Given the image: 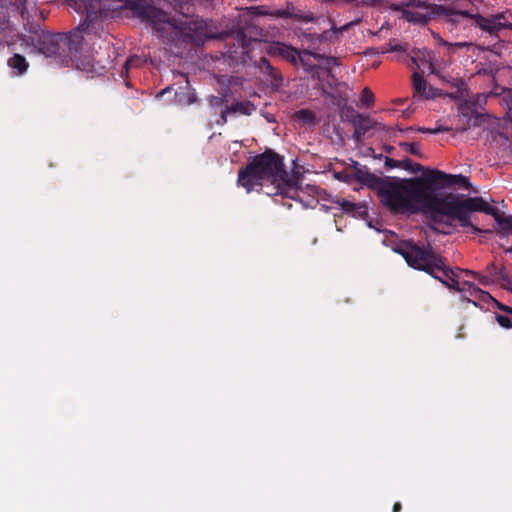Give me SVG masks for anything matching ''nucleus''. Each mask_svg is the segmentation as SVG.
<instances>
[{
	"label": "nucleus",
	"instance_id": "39",
	"mask_svg": "<svg viewBox=\"0 0 512 512\" xmlns=\"http://www.w3.org/2000/svg\"><path fill=\"white\" fill-rule=\"evenodd\" d=\"M406 130H407V131H412V130H414V129H413V127H409V128H407Z\"/></svg>",
	"mask_w": 512,
	"mask_h": 512
},
{
	"label": "nucleus",
	"instance_id": "29",
	"mask_svg": "<svg viewBox=\"0 0 512 512\" xmlns=\"http://www.w3.org/2000/svg\"><path fill=\"white\" fill-rule=\"evenodd\" d=\"M494 74H495V69L492 67H483V68L478 69V71H477V75L487 76L492 79H494Z\"/></svg>",
	"mask_w": 512,
	"mask_h": 512
},
{
	"label": "nucleus",
	"instance_id": "17",
	"mask_svg": "<svg viewBox=\"0 0 512 512\" xmlns=\"http://www.w3.org/2000/svg\"><path fill=\"white\" fill-rule=\"evenodd\" d=\"M486 272L489 273L493 283H499L504 288L512 285V280L504 268H498L494 263H490L486 268Z\"/></svg>",
	"mask_w": 512,
	"mask_h": 512
},
{
	"label": "nucleus",
	"instance_id": "32",
	"mask_svg": "<svg viewBox=\"0 0 512 512\" xmlns=\"http://www.w3.org/2000/svg\"><path fill=\"white\" fill-rule=\"evenodd\" d=\"M321 60H325L326 61V65L328 67H330L331 65H334V66L339 65L338 59L335 58V57H332V56H329V57L324 56V58H322Z\"/></svg>",
	"mask_w": 512,
	"mask_h": 512
},
{
	"label": "nucleus",
	"instance_id": "12",
	"mask_svg": "<svg viewBox=\"0 0 512 512\" xmlns=\"http://www.w3.org/2000/svg\"><path fill=\"white\" fill-rule=\"evenodd\" d=\"M414 96L422 99H430L439 95L438 89L428 86L427 81L418 72L413 73Z\"/></svg>",
	"mask_w": 512,
	"mask_h": 512
},
{
	"label": "nucleus",
	"instance_id": "19",
	"mask_svg": "<svg viewBox=\"0 0 512 512\" xmlns=\"http://www.w3.org/2000/svg\"><path fill=\"white\" fill-rule=\"evenodd\" d=\"M402 168L412 173L423 172L424 174L426 172V169L421 164L413 163L409 158L402 160Z\"/></svg>",
	"mask_w": 512,
	"mask_h": 512
},
{
	"label": "nucleus",
	"instance_id": "15",
	"mask_svg": "<svg viewBox=\"0 0 512 512\" xmlns=\"http://www.w3.org/2000/svg\"><path fill=\"white\" fill-rule=\"evenodd\" d=\"M337 203L345 213L354 217L365 219L368 216V207L364 203H353L345 199L337 201Z\"/></svg>",
	"mask_w": 512,
	"mask_h": 512
},
{
	"label": "nucleus",
	"instance_id": "3",
	"mask_svg": "<svg viewBox=\"0 0 512 512\" xmlns=\"http://www.w3.org/2000/svg\"><path fill=\"white\" fill-rule=\"evenodd\" d=\"M270 182L264 193L268 196L281 195L297 200L298 176L285 169L284 157L273 149L267 148L263 153L251 157L245 167L238 171L237 184L247 193Z\"/></svg>",
	"mask_w": 512,
	"mask_h": 512
},
{
	"label": "nucleus",
	"instance_id": "6",
	"mask_svg": "<svg viewBox=\"0 0 512 512\" xmlns=\"http://www.w3.org/2000/svg\"><path fill=\"white\" fill-rule=\"evenodd\" d=\"M439 9L441 11L440 15L444 16L448 23L464 24V26L470 23L471 26L481 31V35L487 34L492 41H495L493 44L487 46V50L489 51H496L497 48H500V31L504 29L512 30V22L504 21V13L484 17L479 14L472 15L466 11H456L450 7H440Z\"/></svg>",
	"mask_w": 512,
	"mask_h": 512
},
{
	"label": "nucleus",
	"instance_id": "30",
	"mask_svg": "<svg viewBox=\"0 0 512 512\" xmlns=\"http://www.w3.org/2000/svg\"><path fill=\"white\" fill-rule=\"evenodd\" d=\"M271 16L277 18H291L293 15L289 10L279 9L271 12Z\"/></svg>",
	"mask_w": 512,
	"mask_h": 512
},
{
	"label": "nucleus",
	"instance_id": "22",
	"mask_svg": "<svg viewBox=\"0 0 512 512\" xmlns=\"http://www.w3.org/2000/svg\"><path fill=\"white\" fill-rule=\"evenodd\" d=\"M399 146L402 147L406 152L421 157L419 145L417 143L401 142Z\"/></svg>",
	"mask_w": 512,
	"mask_h": 512
},
{
	"label": "nucleus",
	"instance_id": "2",
	"mask_svg": "<svg viewBox=\"0 0 512 512\" xmlns=\"http://www.w3.org/2000/svg\"><path fill=\"white\" fill-rule=\"evenodd\" d=\"M353 167L355 179L372 189L380 203L393 214L422 211L431 216V210L443 208L444 203L426 191L423 175L411 178L378 176L356 161H353Z\"/></svg>",
	"mask_w": 512,
	"mask_h": 512
},
{
	"label": "nucleus",
	"instance_id": "37",
	"mask_svg": "<svg viewBox=\"0 0 512 512\" xmlns=\"http://www.w3.org/2000/svg\"><path fill=\"white\" fill-rule=\"evenodd\" d=\"M501 310L507 312L508 314H511L512 315V308L511 307H508V306H504V305H500L499 306Z\"/></svg>",
	"mask_w": 512,
	"mask_h": 512
},
{
	"label": "nucleus",
	"instance_id": "11",
	"mask_svg": "<svg viewBox=\"0 0 512 512\" xmlns=\"http://www.w3.org/2000/svg\"><path fill=\"white\" fill-rule=\"evenodd\" d=\"M455 87L457 91L451 96L456 99H463L466 103H468L472 107H483L486 104L488 97H495L497 93L490 92L489 94L478 93L474 96H469V92L467 86L463 80H455Z\"/></svg>",
	"mask_w": 512,
	"mask_h": 512
},
{
	"label": "nucleus",
	"instance_id": "21",
	"mask_svg": "<svg viewBox=\"0 0 512 512\" xmlns=\"http://www.w3.org/2000/svg\"><path fill=\"white\" fill-rule=\"evenodd\" d=\"M463 271L466 274L473 276L483 286H488L489 284L493 283L489 273H487V275H481L480 273L472 271V270H463Z\"/></svg>",
	"mask_w": 512,
	"mask_h": 512
},
{
	"label": "nucleus",
	"instance_id": "1",
	"mask_svg": "<svg viewBox=\"0 0 512 512\" xmlns=\"http://www.w3.org/2000/svg\"><path fill=\"white\" fill-rule=\"evenodd\" d=\"M85 20L69 33H50L38 25H31L29 35L21 40L46 57H55L62 65L94 73L92 40L103 31V21L109 13L117 11L122 3L131 10L134 17L152 27L157 35L168 43H185L200 46L209 33L207 23L200 18L182 15L170 17L156 8L152 0H83Z\"/></svg>",
	"mask_w": 512,
	"mask_h": 512
},
{
	"label": "nucleus",
	"instance_id": "8",
	"mask_svg": "<svg viewBox=\"0 0 512 512\" xmlns=\"http://www.w3.org/2000/svg\"><path fill=\"white\" fill-rule=\"evenodd\" d=\"M453 209L457 212L460 226L470 227L474 233H481L482 230L473 225L470 221V214L472 212H483L487 215H491L502 231H512V216H503L497 207L489 205L482 197L476 196L471 198L465 203H461L456 207H453Z\"/></svg>",
	"mask_w": 512,
	"mask_h": 512
},
{
	"label": "nucleus",
	"instance_id": "24",
	"mask_svg": "<svg viewBox=\"0 0 512 512\" xmlns=\"http://www.w3.org/2000/svg\"><path fill=\"white\" fill-rule=\"evenodd\" d=\"M406 17L409 21L426 23L429 20V16L427 14H421L418 12H406Z\"/></svg>",
	"mask_w": 512,
	"mask_h": 512
},
{
	"label": "nucleus",
	"instance_id": "34",
	"mask_svg": "<svg viewBox=\"0 0 512 512\" xmlns=\"http://www.w3.org/2000/svg\"><path fill=\"white\" fill-rule=\"evenodd\" d=\"M173 88L171 86H167L166 88L162 89L160 92H158V94L156 95V98H160L162 97L164 94L172 91Z\"/></svg>",
	"mask_w": 512,
	"mask_h": 512
},
{
	"label": "nucleus",
	"instance_id": "10",
	"mask_svg": "<svg viewBox=\"0 0 512 512\" xmlns=\"http://www.w3.org/2000/svg\"><path fill=\"white\" fill-rule=\"evenodd\" d=\"M264 51L266 54L281 58L291 65L298 66V58H300V50L286 44L284 42H273L265 46Z\"/></svg>",
	"mask_w": 512,
	"mask_h": 512
},
{
	"label": "nucleus",
	"instance_id": "36",
	"mask_svg": "<svg viewBox=\"0 0 512 512\" xmlns=\"http://www.w3.org/2000/svg\"><path fill=\"white\" fill-rule=\"evenodd\" d=\"M384 150L386 153H389V154H392L395 150V148L393 146H390V145H385L384 146Z\"/></svg>",
	"mask_w": 512,
	"mask_h": 512
},
{
	"label": "nucleus",
	"instance_id": "26",
	"mask_svg": "<svg viewBox=\"0 0 512 512\" xmlns=\"http://www.w3.org/2000/svg\"><path fill=\"white\" fill-rule=\"evenodd\" d=\"M297 117L305 123H314L315 114L308 109H301L297 112Z\"/></svg>",
	"mask_w": 512,
	"mask_h": 512
},
{
	"label": "nucleus",
	"instance_id": "9",
	"mask_svg": "<svg viewBox=\"0 0 512 512\" xmlns=\"http://www.w3.org/2000/svg\"><path fill=\"white\" fill-rule=\"evenodd\" d=\"M349 122L354 127L353 138L357 142H360L365 134L371 129L378 131L389 130L384 124L375 122L370 116L355 111L352 112Z\"/></svg>",
	"mask_w": 512,
	"mask_h": 512
},
{
	"label": "nucleus",
	"instance_id": "4",
	"mask_svg": "<svg viewBox=\"0 0 512 512\" xmlns=\"http://www.w3.org/2000/svg\"><path fill=\"white\" fill-rule=\"evenodd\" d=\"M225 45L228 48L227 53L232 59H240L243 63L252 65L264 75L266 82L274 91L282 88L284 77L277 67L273 66L270 61L262 56L256 59L253 51L262 46V43L255 38L247 35L246 29L240 27L226 32L224 35Z\"/></svg>",
	"mask_w": 512,
	"mask_h": 512
},
{
	"label": "nucleus",
	"instance_id": "5",
	"mask_svg": "<svg viewBox=\"0 0 512 512\" xmlns=\"http://www.w3.org/2000/svg\"><path fill=\"white\" fill-rule=\"evenodd\" d=\"M423 178L426 191H429L432 195H435L439 202L445 203L443 204V208L441 207L438 208L439 210H431V218L436 222H442L441 218L443 217H446L449 220H458L457 212L454 211L453 207H456L461 203H465L472 197L453 193L444 194L438 192L437 190L440 188L453 186L468 188V179L461 174L452 175L440 170H432L429 168H426V172L423 174Z\"/></svg>",
	"mask_w": 512,
	"mask_h": 512
},
{
	"label": "nucleus",
	"instance_id": "27",
	"mask_svg": "<svg viewBox=\"0 0 512 512\" xmlns=\"http://www.w3.org/2000/svg\"><path fill=\"white\" fill-rule=\"evenodd\" d=\"M496 321L503 328H506V329L512 328V321L507 316H504V315H501V314H497L496 315Z\"/></svg>",
	"mask_w": 512,
	"mask_h": 512
},
{
	"label": "nucleus",
	"instance_id": "16",
	"mask_svg": "<svg viewBox=\"0 0 512 512\" xmlns=\"http://www.w3.org/2000/svg\"><path fill=\"white\" fill-rule=\"evenodd\" d=\"M312 57L315 59L321 60L322 58H324V55L304 49V50L300 51V58H298V65L300 64L305 72L314 74L316 72V70L318 69V67L311 60Z\"/></svg>",
	"mask_w": 512,
	"mask_h": 512
},
{
	"label": "nucleus",
	"instance_id": "23",
	"mask_svg": "<svg viewBox=\"0 0 512 512\" xmlns=\"http://www.w3.org/2000/svg\"><path fill=\"white\" fill-rule=\"evenodd\" d=\"M360 100L365 106L369 107L374 102V94L369 88L365 87L361 92Z\"/></svg>",
	"mask_w": 512,
	"mask_h": 512
},
{
	"label": "nucleus",
	"instance_id": "28",
	"mask_svg": "<svg viewBox=\"0 0 512 512\" xmlns=\"http://www.w3.org/2000/svg\"><path fill=\"white\" fill-rule=\"evenodd\" d=\"M385 167L388 169L402 168V160L385 157Z\"/></svg>",
	"mask_w": 512,
	"mask_h": 512
},
{
	"label": "nucleus",
	"instance_id": "31",
	"mask_svg": "<svg viewBox=\"0 0 512 512\" xmlns=\"http://www.w3.org/2000/svg\"><path fill=\"white\" fill-rule=\"evenodd\" d=\"M447 129L446 128H442V127H437V128H425V127H422V128H418L417 131L419 132H422V133H429V134H437V133H440L442 131H446Z\"/></svg>",
	"mask_w": 512,
	"mask_h": 512
},
{
	"label": "nucleus",
	"instance_id": "18",
	"mask_svg": "<svg viewBox=\"0 0 512 512\" xmlns=\"http://www.w3.org/2000/svg\"><path fill=\"white\" fill-rule=\"evenodd\" d=\"M8 66L16 70L18 75H22L27 71L29 64L24 56L16 53L8 59Z\"/></svg>",
	"mask_w": 512,
	"mask_h": 512
},
{
	"label": "nucleus",
	"instance_id": "14",
	"mask_svg": "<svg viewBox=\"0 0 512 512\" xmlns=\"http://www.w3.org/2000/svg\"><path fill=\"white\" fill-rule=\"evenodd\" d=\"M435 279L439 280L443 285L448 287L451 290L462 291L463 288L460 286V283L457 280V274L449 268L446 264L443 270H440L437 273V277Z\"/></svg>",
	"mask_w": 512,
	"mask_h": 512
},
{
	"label": "nucleus",
	"instance_id": "20",
	"mask_svg": "<svg viewBox=\"0 0 512 512\" xmlns=\"http://www.w3.org/2000/svg\"><path fill=\"white\" fill-rule=\"evenodd\" d=\"M144 62H145V60L142 57H140L138 55H133L125 61L123 68L126 71H128L130 68L140 67L141 65L144 64Z\"/></svg>",
	"mask_w": 512,
	"mask_h": 512
},
{
	"label": "nucleus",
	"instance_id": "33",
	"mask_svg": "<svg viewBox=\"0 0 512 512\" xmlns=\"http://www.w3.org/2000/svg\"><path fill=\"white\" fill-rule=\"evenodd\" d=\"M252 9L254 10L255 15H260V16L271 15V13H269L267 10H264L263 7H252Z\"/></svg>",
	"mask_w": 512,
	"mask_h": 512
},
{
	"label": "nucleus",
	"instance_id": "35",
	"mask_svg": "<svg viewBox=\"0 0 512 512\" xmlns=\"http://www.w3.org/2000/svg\"><path fill=\"white\" fill-rule=\"evenodd\" d=\"M401 509H402V505H401V503H400V502H396V503H394V505H393V509H392V511H393V512H400V511H401Z\"/></svg>",
	"mask_w": 512,
	"mask_h": 512
},
{
	"label": "nucleus",
	"instance_id": "25",
	"mask_svg": "<svg viewBox=\"0 0 512 512\" xmlns=\"http://www.w3.org/2000/svg\"><path fill=\"white\" fill-rule=\"evenodd\" d=\"M387 48H382L381 52H404L407 49V44H401V43H394L393 41H390L387 45Z\"/></svg>",
	"mask_w": 512,
	"mask_h": 512
},
{
	"label": "nucleus",
	"instance_id": "7",
	"mask_svg": "<svg viewBox=\"0 0 512 512\" xmlns=\"http://www.w3.org/2000/svg\"><path fill=\"white\" fill-rule=\"evenodd\" d=\"M393 250L401 255L411 268L424 271L433 278L445 267L446 259L430 244L418 245L413 240H403Z\"/></svg>",
	"mask_w": 512,
	"mask_h": 512
},
{
	"label": "nucleus",
	"instance_id": "13",
	"mask_svg": "<svg viewBox=\"0 0 512 512\" xmlns=\"http://www.w3.org/2000/svg\"><path fill=\"white\" fill-rule=\"evenodd\" d=\"M256 110L255 105L246 100L241 102H235L231 105L226 106V108L221 113L222 123L225 124L227 122V115L229 113H240L243 115H251L253 111Z\"/></svg>",
	"mask_w": 512,
	"mask_h": 512
},
{
	"label": "nucleus",
	"instance_id": "38",
	"mask_svg": "<svg viewBox=\"0 0 512 512\" xmlns=\"http://www.w3.org/2000/svg\"><path fill=\"white\" fill-rule=\"evenodd\" d=\"M429 69H430V72H431V73H434V72H435V71H434V66H433V64H432L431 62H429Z\"/></svg>",
	"mask_w": 512,
	"mask_h": 512
}]
</instances>
